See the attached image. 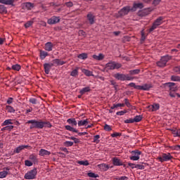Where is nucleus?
<instances>
[{"label":"nucleus","instance_id":"4be33fe9","mask_svg":"<svg viewBox=\"0 0 180 180\" xmlns=\"http://www.w3.org/2000/svg\"><path fill=\"white\" fill-rule=\"evenodd\" d=\"M82 72L86 77H94V72L86 69H82Z\"/></svg>","mask_w":180,"mask_h":180},{"label":"nucleus","instance_id":"0e129e2a","mask_svg":"<svg viewBox=\"0 0 180 180\" xmlns=\"http://www.w3.org/2000/svg\"><path fill=\"white\" fill-rule=\"evenodd\" d=\"M120 136H122L121 133H119V132H114L113 133V137H120Z\"/></svg>","mask_w":180,"mask_h":180},{"label":"nucleus","instance_id":"a19ab883","mask_svg":"<svg viewBox=\"0 0 180 180\" xmlns=\"http://www.w3.org/2000/svg\"><path fill=\"white\" fill-rule=\"evenodd\" d=\"M122 67V64L117 63L116 62L113 63V70H119Z\"/></svg>","mask_w":180,"mask_h":180},{"label":"nucleus","instance_id":"338daca9","mask_svg":"<svg viewBox=\"0 0 180 180\" xmlns=\"http://www.w3.org/2000/svg\"><path fill=\"white\" fill-rule=\"evenodd\" d=\"M13 102V98H8V99L7 100V103L8 105H11V103H12Z\"/></svg>","mask_w":180,"mask_h":180},{"label":"nucleus","instance_id":"49530a36","mask_svg":"<svg viewBox=\"0 0 180 180\" xmlns=\"http://www.w3.org/2000/svg\"><path fill=\"white\" fill-rule=\"evenodd\" d=\"M65 146L66 147H72V146H74V142L70 141H66L65 142Z\"/></svg>","mask_w":180,"mask_h":180},{"label":"nucleus","instance_id":"3c124183","mask_svg":"<svg viewBox=\"0 0 180 180\" xmlns=\"http://www.w3.org/2000/svg\"><path fill=\"white\" fill-rule=\"evenodd\" d=\"M65 5L67 6V8H72V6H74L72 1L66 2Z\"/></svg>","mask_w":180,"mask_h":180},{"label":"nucleus","instance_id":"58836bf2","mask_svg":"<svg viewBox=\"0 0 180 180\" xmlns=\"http://www.w3.org/2000/svg\"><path fill=\"white\" fill-rule=\"evenodd\" d=\"M25 8H26L27 9H28V11H31V9H32V8H33V6H34L33 4H32V3H30V2H27V3H25Z\"/></svg>","mask_w":180,"mask_h":180},{"label":"nucleus","instance_id":"37998d69","mask_svg":"<svg viewBox=\"0 0 180 180\" xmlns=\"http://www.w3.org/2000/svg\"><path fill=\"white\" fill-rule=\"evenodd\" d=\"M104 130H105V131H112V126L105 124L104 125Z\"/></svg>","mask_w":180,"mask_h":180},{"label":"nucleus","instance_id":"8fccbe9b","mask_svg":"<svg viewBox=\"0 0 180 180\" xmlns=\"http://www.w3.org/2000/svg\"><path fill=\"white\" fill-rule=\"evenodd\" d=\"M124 103H117L113 105V109H116V108H124Z\"/></svg>","mask_w":180,"mask_h":180},{"label":"nucleus","instance_id":"393cba45","mask_svg":"<svg viewBox=\"0 0 180 180\" xmlns=\"http://www.w3.org/2000/svg\"><path fill=\"white\" fill-rule=\"evenodd\" d=\"M90 91H91V87L86 86L82 89L79 91V94H81L82 95H84V94H86V92H90Z\"/></svg>","mask_w":180,"mask_h":180},{"label":"nucleus","instance_id":"69168bd1","mask_svg":"<svg viewBox=\"0 0 180 180\" xmlns=\"http://www.w3.org/2000/svg\"><path fill=\"white\" fill-rule=\"evenodd\" d=\"M139 89L140 91H143V86L135 85V89Z\"/></svg>","mask_w":180,"mask_h":180},{"label":"nucleus","instance_id":"f3484780","mask_svg":"<svg viewBox=\"0 0 180 180\" xmlns=\"http://www.w3.org/2000/svg\"><path fill=\"white\" fill-rule=\"evenodd\" d=\"M92 58L97 61H102L105 58V55L103 53H99L98 55H93Z\"/></svg>","mask_w":180,"mask_h":180},{"label":"nucleus","instance_id":"aec40b11","mask_svg":"<svg viewBox=\"0 0 180 180\" xmlns=\"http://www.w3.org/2000/svg\"><path fill=\"white\" fill-rule=\"evenodd\" d=\"M39 56H40L41 60H44V58H46L47 56H49V53L45 51L40 50Z\"/></svg>","mask_w":180,"mask_h":180},{"label":"nucleus","instance_id":"6e6d98bb","mask_svg":"<svg viewBox=\"0 0 180 180\" xmlns=\"http://www.w3.org/2000/svg\"><path fill=\"white\" fill-rule=\"evenodd\" d=\"M13 127H14L13 125H7V126H6L7 131H11L12 130H13Z\"/></svg>","mask_w":180,"mask_h":180},{"label":"nucleus","instance_id":"c9c22d12","mask_svg":"<svg viewBox=\"0 0 180 180\" xmlns=\"http://www.w3.org/2000/svg\"><path fill=\"white\" fill-rule=\"evenodd\" d=\"M143 120V117L141 115H136L134 118V123H139V122H141V120Z\"/></svg>","mask_w":180,"mask_h":180},{"label":"nucleus","instance_id":"a878e982","mask_svg":"<svg viewBox=\"0 0 180 180\" xmlns=\"http://www.w3.org/2000/svg\"><path fill=\"white\" fill-rule=\"evenodd\" d=\"M88 123H89V122H88V119H86L84 120L78 121L77 124H78L79 127H81L82 126H86V124H88Z\"/></svg>","mask_w":180,"mask_h":180},{"label":"nucleus","instance_id":"9b49d317","mask_svg":"<svg viewBox=\"0 0 180 180\" xmlns=\"http://www.w3.org/2000/svg\"><path fill=\"white\" fill-rule=\"evenodd\" d=\"M58 22H60V17L53 16L48 20L47 23L49 25H56V23H58Z\"/></svg>","mask_w":180,"mask_h":180},{"label":"nucleus","instance_id":"c756f323","mask_svg":"<svg viewBox=\"0 0 180 180\" xmlns=\"http://www.w3.org/2000/svg\"><path fill=\"white\" fill-rule=\"evenodd\" d=\"M113 70V63H108L105 65V71H110Z\"/></svg>","mask_w":180,"mask_h":180},{"label":"nucleus","instance_id":"7ed1b4c3","mask_svg":"<svg viewBox=\"0 0 180 180\" xmlns=\"http://www.w3.org/2000/svg\"><path fill=\"white\" fill-rule=\"evenodd\" d=\"M37 176V169L34 168L32 170L28 171L24 176L25 179L32 180L36 179Z\"/></svg>","mask_w":180,"mask_h":180},{"label":"nucleus","instance_id":"0eeeda50","mask_svg":"<svg viewBox=\"0 0 180 180\" xmlns=\"http://www.w3.org/2000/svg\"><path fill=\"white\" fill-rule=\"evenodd\" d=\"M164 20L163 17H159L157 20H155V22L153 23V25L149 29V33H151V32H153V30H155L157 29L158 26H160V25H162V20Z\"/></svg>","mask_w":180,"mask_h":180},{"label":"nucleus","instance_id":"c85d7f7f","mask_svg":"<svg viewBox=\"0 0 180 180\" xmlns=\"http://www.w3.org/2000/svg\"><path fill=\"white\" fill-rule=\"evenodd\" d=\"M77 163L79 165H84V167H88L89 165V162L88 160H78Z\"/></svg>","mask_w":180,"mask_h":180},{"label":"nucleus","instance_id":"864d4df0","mask_svg":"<svg viewBox=\"0 0 180 180\" xmlns=\"http://www.w3.org/2000/svg\"><path fill=\"white\" fill-rule=\"evenodd\" d=\"M124 103H125L126 106H127V108H131V104L130 103V102H129V99L125 98Z\"/></svg>","mask_w":180,"mask_h":180},{"label":"nucleus","instance_id":"f8f14e48","mask_svg":"<svg viewBox=\"0 0 180 180\" xmlns=\"http://www.w3.org/2000/svg\"><path fill=\"white\" fill-rule=\"evenodd\" d=\"M86 18L89 25H94V23H95V15H94L92 13H89Z\"/></svg>","mask_w":180,"mask_h":180},{"label":"nucleus","instance_id":"5fc2aeb1","mask_svg":"<svg viewBox=\"0 0 180 180\" xmlns=\"http://www.w3.org/2000/svg\"><path fill=\"white\" fill-rule=\"evenodd\" d=\"M124 123L129 124V123H134V120L132 118H129L128 120H125Z\"/></svg>","mask_w":180,"mask_h":180},{"label":"nucleus","instance_id":"f257e3e1","mask_svg":"<svg viewBox=\"0 0 180 180\" xmlns=\"http://www.w3.org/2000/svg\"><path fill=\"white\" fill-rule=\"evenodd\" d=\"M27 124H31L30 129L32 130L33 129H43L44 127H48L49 129H51L53 125L49 121H43L41 120H30L27 122Z\"/></svg>","mask_w":180,"mask_h":180},{"label":"nucleus","instance_id":"ddd939ff","mask_svg":"<svg viewBox=\"0 0 180 180\" xmlns=\"http://www.w3.org/2000/svg\"><path fill=\"white\" fill-rule=\"evenodd\" d=\"M148 108L150 112H157V110L160 109V104L154 103L153 105H149Z\"/></svg>","mask_w":180,"mask_h":180},{"label":"nucleus","instance_id":"f704fd0d","mask_svg":"<svg viewBox=\"0 0 180 180\" xmlns=\"http://www.w3.org/2000/svg\"><path fill=\"white\" fill-rule=\"evenodd\" d=\"M6 109L8 112V113H15V108H13V107L11 105H6Z\"/></svg>","mask_w":180,"mask_h":180},{"label":"nucleus","instance_id":"09e8293b","mask_svg":"<svg viewBox=\"0 0 180 180\" xmlns=\"http://www.w3.org/2000/svg\"><path fill=\"white\" fill-rule=\"evenodd\" d=\"M99 139H101V136H99V135L94 136V143H96V144H98V143H99Z\"/></svg>","mask_w":180,"mask_h":180},{"label":"nucleus","instance_id":"13d9d810","mask_svg":"<svg viewBox=\"0 0 180 180\" xmlns=\"http://www.w3.org/2000/svg\"><path fill=\"white\" fill-rule=\"evenodd\" d=\"M135 168H138V169H144L145 167L143 165H136Z\"/></svg>","mask_w":180,"mask_h":180},{"label":"nucleus","instance_id":"a211bd4d","mask_svg":"<svg viewBox=\"0 0 180 180\" xmlns=\"http://www.w3.org/2000/svg\"><path fill=\"white\" fill-rule=\"evenodd\" d=\"M98 167H99L100 169H101L102 171H108L109 169V168L113 167V166H109L106 164L98 165Z\"/></svg>","mask_w":180,"mask_h":180},{"label":"nucleus","instance_id":"680f3d73","mask_svg":"<svg viewBox=\"0 0 180 180\" xmlns=\"http://www.w3.org/2000/svg\"><path fill=\"white\" fill-rule=\"evenodd\" d=\"M30 160H32V161H36L37 160V157L34 155H30Z\"/></svg>","mask_w":180,"mask_h":180},{"label":"nucleus","instance_id":"4d7b16f0","mask_svg":"<svg viewBox=\"0 0 180 180\" xmlns=\"http://www.w3.org/2000/svg\"><path fill=\"white\" fill-rule=\"evenodd\" d=\"M178 90V87H176V86H173L172 87L169 88V91H171L170 92H175V91Z\"/></svg>","mask_w":180,"mask_h":180},{"label":"nucleus","instance_id":"bb28decb","mask_svg":"<svg viewBox=\"0 0 180 180\" xmlns=\"http://www.w3.org/2000/svg\"><path fill=\"white\" fill-rule=\"evenodd\" d=\"M0 13L1 15H5L8 13V10L6 9V7L4 5H0Z\"/></svg>","mask_w":180,"mask_h":180},{"label":"nucleus","instance_id":"4c0bfd02","mask_svg":"<svg viewBox=\"0 0 180 180\" xmlns=\"http://www.w3.org/2000/svg\"><path fill=\"white\" fill-rule=\"evenodd\" d=\"M71 77H78V68L74 69L71 72H70Z\"/></svg>","mask_w":180,"mask_h":180},{"label":"nucleus","instance_id":"72a5a7b5","mask_svg":"<svg viewBox=\"0 0 180 180\" xmlns=\"http://www.w3.org/2000/svg\"><path fill=\"white\" fill-rule=\"evenodd\" d=\"M130 75H137L138 74H140V69H136L129 70Z\"/></svg>","mask_w":180,"mask_h":180},{"label":"nucleus","instance_id":"7c9ffc66","mask_svg":"<svg viewBox=\"0 0 180 180\" xmlns=\"http://www.w3.org/2000/svg\"><path fill=\"white\" fill-rule=\"evenodd\" d=\"M77 57L79 60H86V58H88V54L85 53H80Z\"/></svg>","mask_w":180,"mask_h":180},{"label":"nucleus","instance_id":"ea45409f","mask_svg":"<svg viewBox=\"0 0 180 180\" xmlns=\"http://www.w3.org/2000/svg\"><path fill=\"white\" fill-rule=\"evenodd\" d=\"M34 22L33 20H30V21H27L25 25V29H28V27H30V26H32L33 25Z\"/></svg>","mask_w":180,"mask_h":180},{"label":"nucleus","instance_id":"79ce46f5","mask_svg":"<svg viewBox=\"0 0 180 180\" xmlns=\"http://www.w3.org/2000/svg\"><path fill=\"white\" fill-rule=\"evenodd\" d=\"M88 176H89V178H99V175H98L94 172L88 173Z\"/></svg>","mask_w":180,"mask_h":180},{"label":"nucleus","instance_id":"e433bc0d","mask_svg":"<svg viewBox=\"0 0 180 180\" xmlns=\"http://www.w3.org/2000/svg\"><path fill=\"white\" fill-rule=\"evenodd\" d=\"M20 65L19 64H15L12 65L11 69L13 70L14 71H20Z\"/></svg>","mask_w":180,"mask_h":180},{"label":"nucleus","instance_id":"423d86ee","mask_svg":"<svg viewBox=\"0 0 180 180\" xmlns=\"http://www.w3.org/2000/svg\"><path fill=\"white\" fill-rule=\"evenodd\" d=\"M169 60H171V56L166 55L162 56L160 60L157 62L158 67H160L161 68H164V67L167 66V63H168Z\"/></svg>","mask_w":180,"mask_h":180},{"label":"nucleus","instance_id":"c03bdc74","mask_svg":"<svg viewBox=\"0 0 180 180\" xmlns=\"http://www.w3.org/2000/svg\"><path fill=\"white\" fill-rule=\"evenodd\" d=\"M114 179H117V180H128L129 177H127L126 176H120V177L114 176Z\"/></svg>","mask_w":180,"mask_h":180},{"label":"nucleus","instance_id":"cd10ccee","mask_svg":"<svg viewBox=\"0 0 180 180\" xmlns=\"http://www.w3.org/2000/svg\"><path fill=\"white\" fill-rule=\"evenodd\" d=\"M9 124H13V120H12V119L6 120L1 124V126H9Z\"/></svg>","mask_w":180,"mask_h":180},{"label":"nucleus","instance_id":"dca6fc26","mask_svg":"<svg viewBox=\"0 0 180 180\" xmlns=\"http://www.w3.org/2000/svg\"><path fill=\"white\" fill-rule=\"evenodd\" d=\"M50 154H51V152L45 149H41L39 152V155L41 157H46V155H50Z\"/></svg>","mask_w":180,"mask_h":180},{"label":"nucleus","instance_id":"6e6552de","mask_svg":"<svg viewBox=\"0 0 180 180\" xmlns=\"http://www.w3.org/2000/svg\"><path fill=\"white\" fill-rule=\"evenodd\" d=\"M131 156H130V160L132 161H139L140 160V155H141V151L139 150H135L131 152Z\"/></svg>","mask_w":180,"mask_h":180},{"label":"nucleus","instance_id":"6ab92c4d","mask_svg":"<svg viewBox=\"0 0 180 180\" xmlns=\"http://www.w3.org/2000/svg\"><path fill=\"white\" fill-rule=\"evenodd\" d=\"M8 174H9V167H6V170L0 172V178H6Z\"/></svg>","mask_w":180,"mask_h":180},{"label":"nucleus","instance_id":"20e7f679","mask_svg":"<svg viewBox=\"0 0 180 180\" xmlns=\"http://www.w3.org/2000/svg\"><path fill=\"white\" fill-rule=\"evenodd\" d=\"M115 78L116 79H118L119 81H133L134 79V77L129 76V75H124V74H120L117 73L114 75Z\"/></svg>","mask_w":180,"mask_h":180},{"label":"nucleus","instance_id":"a18cd8bd","mask_svg":"<svg viewBox=\"0 0 180 180\" xmlns=\"http://www.w3.org/2000/svg\"><path fill=\"white\" fill-rule=\"evenodd\" d=\"M29 102L32 103V105H37V99L34 98H30L29 99Z\"/></svg>","mask_w":180,"mask_h":180},{"label":"nucleus","instance_id":"b1692460","mask_svg":"<svg viewBox=\"0 0 180 180\" xmlns=\"http://www.w3.org/2000/svg\"><path fill=\"white\" fill-rule=\"evenodd\" d=\"M153 88V84H144L142 85V91H150Z\"/></svg>","mask_w":180,"mask_h":180},{"label":"nucleus","instance_id":"5701e85b","mask_svg":"<svg viewBox=\"0 0 180 180\" xmlns=\"http://www.w3.org/2000/svg\"><path fill=\"white\" fill-rule=\"evenodd\" d=\"M113 165H117L120 167V165H123V162L120 161V160L117 158H113Z\"/></svg>","mask_w":180,"mask_h":180},{"label":"nucleus","instance_id":"f03ea898","mask_svg":"<svg viewBox=\"0 0 180 180\" xmlns=\"http://www.w3.org/2000/svg\"><path fill=\"white\" fill-rule=\"evenodd\" d=\"M67 123L70 125H65V129L68 130V131H72L73 133H78V130L75 129L74 127H76L78 124L77 120L75 118H69L67 120Z\"/></svg>","mask_w":180,"mask_h":180},{"label":"nucleus","instance_id":"de8ad7c7","mask_svg":"<svg viewBox=\"0 0 180 180\" xmlns=\"http://www.w3.org/2000/svg\"><path fill=\"white\" fill-rule=\"evenodd\" d=\"M127 113V110H121V111H118L116 112V115L117 116H123V115Z\"/></svg>","mask_w":180,"mask_h":180},{"label":"nucleus","instance_id":"2f4dec72","mask_svg":"<svg viewBox=\"0 0 180 180\" xmlns=\"http://www.w3.org/2000/svg\"><path fill=\"white\" fill-rule=\"evenodd\" d=\"M134 8L135 9H143V8H144V5H143L142 3H137V4H134Z\"/></svg>","mask_w":180,"mask_h":180},{"label":"nucleus","instance_id":"e2e57ef3","mask_svg":"<svg viewBox=\"0 0 180 180\" xmlns=\"http://www.w3.org/2000/svg\"><path fill=\"white\" fill-rule=\"evenodd\" d=\"M160 2H161V0H154L153 4L155 6H157V5H160Z\"/></svg>","mask_w":180,"mask_h":180},{"label":"nucleus","instance_id":"2eb2a0df","mask_svg":"<svg viewBox=\"0 0 180 180\" xmlns=\"http://www.w3.org/2000/svg\"><path fill=\"white\" fill-rule=\"evenodd\" d=\"M53 47H54L53 43L47 42L45 44L44 50H46V51H53Z\"/></svg>","mask_w":180,"mask_h":180},{"label":"nucleus","instance_id":"9d476101","mask_svg":"<svg viewBox=\"0 0 180 180\" xmlns=\"http://www.w3.org/2000/svg\"><path fill=\"white\" fill-rule=\"evenodd\" d=\"M51 67H54V63H44V68L45 71V74H50V70H51Z\"/></svg>","mask_w":180,"mask_h":180},{"label":"nucleus","instance_id":"774afa93","mask_svg":"<svg viewBox=\"0 0 180 180\" xmlns=\"http://www.w3.org/2000/svg\"><path fill=\"white\" fill-rule=\"evenodd\" d=\"M167 85H168V86L169 87V89H170V88H172L173 86H175V83H174V82H169V83H167Z\"/></svg>","mask_w":180,"mask_h":180},{"label":"nucleus","instance_id":"052dcab7","mask_svg":"<svg viewBox=\"0 0 180 180\" xmlns=\"http://www.w3.org/2000/svg\"><path fill=\"white\" fill-rule=\"evenodd\" d=\"M59 63H60V59H54L53 60V63L52 64H53V65H54V64L56 65H59Z\"/></svg>","mask_w":180,"mask_h":180},{"label":"nucleus","instance_id":"603ef678","mask_svg":"<svg viewBox=\"0 0 180 180\" xmlns=\"http://www.w3.org/2000/svg\"><path fill=\"white\" fill-rule=\"evenodd\" d=\"M25 164L26 167H32V165H33V162H32L30 160H25Z\"/></svg>","mask_w":180,"mask_h":180},{"label":"nucleus","instance_id":"1a4fd4ad","mask_svg":"<svg viewBox=\"0 0 180 180\" xmlns=\"http://www.w3.org/2000/svg\"><path fill=\"white\" fill-rule=\"evenodd\" d=\"M130 12V7L126 6L122 8L119 12L118 15L119 16H126Z\"/></svg>","mask_w":180,"mask_h":180},{"label":"nucleus","instance_id":"bf43d9fd","mask_svg":"<svg viewBox=\"0 0 180 180\" xmlns=\"http://www.w3.org/2000/svg\"><path fill=\"white\" fill-rule=\"evenodd\" d=\"M141 41H144L146 40V34H144V31H141Z\"/></svg>","mask_w":180,"mask_h":180},{"label":"nucleus","instance_id":"39448f33","mask_svg":"<svg viewBox=\"0 0 180 180\" xmlns=\"http://www.w3.org/2000/svg\"><path fill=\"white\" fill-rule=\"evenodd\" d=\"M174 157L171 155L170 153H162L161 155L158 157L157 160L160 161V162H167L168 161H171Z\"/></svg>","mask_w":180,"mask_h":180},{"label":"nucleus","instance_id":"4468645a","mask_svg":"<svg viewBox=\"0 0 180 180\" xmlns=\"http://www.w3.org/2000/svg\"><path fill=\"white\" fill-rule=\"evenodd\" d=\"M29 146L27 145H21L19 146L18 147H17L15 150H14V153H15L16 154H19V153H20V151H22V150H25V148H29Z\"/></svg>","mask_w":180,"mask_h":180},{"label":"nucleus","instance_id":"473e14b6","mask_svg":"<svg viewBox=\"0 0 180 180\" xmlns=\"http://www.w3.org/2000/svg\"><path fill=\"white\" fill-rule=\"evenodd\" d=\"M170 79L171 81H174L175 82H179L180 77L176 75H172Z\"/></svg>","mask_w":180,"mask_h":180},{"label":"nucleus","instance_id":"412c9836","mask_svg":"<svg viewBox=\"0 0 180 180\" xmlns=\"http://www.w3.org/2000/svg\"><path fill=\"white\" fill-rule=\"evenodd\" d=\"M15 0H0V4H3L4 5H11L13 6V3Z\"/></svg>","mask_w":180,"mask_h":180}]
</instances>
